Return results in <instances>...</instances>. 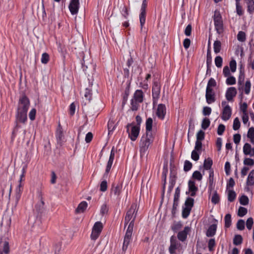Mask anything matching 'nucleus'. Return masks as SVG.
Segmentation results:
<instances>
[{
    "mask_svg": "<svg viewBox=\"0 0 254 254\" xmlns=\"http://www.w3.org/2000/svg\"><path fill=\"white\" fill-rule=\"evenodd\" d=\"M137 213V204L132 203L129 209L127 211L125 217V228L128 223L129 224L125 234L122 247V250L124 252L127 251L128 245L132 240V235Z\"/></svg>",
    "mask_w": 254,
    "mask_h": 254,
    "instance_id": "nucleus-1",
    "label": "nucleus"
},
{
    "mask_svg": "<svg viewBox=\"0 0 254 254\" xmlns=\"http://www.w3.org/2000/svg\"><path fill=\"white\" fill-rule=\"evenodd\" d=\"M154 136L152 133H146L143 135L140 141V152L141 154H145L149 147L152 144Z\"/></svg>",
    "mask_w": 254,
    "mask_h": 254,
    "instance_id": "nucleus-2",
    "label": "nucleus"
},
{
    "mask_svg": "<svg viewBox=\"0 0 254 254\" xmlns=\"http://www.w3.org/2000/svg\"><path fill=\"white\" fill-rule=\"evenodd\" d=\"M144 94L141 90H136L133 94L132 98L130 101V109L132 111L138 110L140 104L143 102Z\"/></svg>",
    "mask_w": 254,
    "mask_h": 254,
    "instance_id": "nucleus-3",
    "label": "nucleus"
},
{
    "mask_svg": "<svg viewBox=\"0 0 254 254\" xmlns=\"http://www.w3.org/2000/svg\"><path fill=\"white\" fill-rule=\"evenodd\" d=\"M161 86V85L160 79L158 78L154 79L152 88V95L153 105L157 104L158 100L160 98Z\"/></svg>",
    "mask_w": 254,
    "mask_h": 254,
    "instance_id": "nucleus-4",
    "label": "nucleus"
},
{
    "mask_svg": "<svg viewBox=\"0 0 254 254\" xmlns=\"http://www.w3.org/2000/svg\"><path fill=\"white\" fill-rule=\"evenodd\" d=\"M127 131L128 133L129 138L132 141H135L138 137L140 127L138 126H135L134 123L128 124L127 125Z\"/></svg>",
    "mask_w": 254,
    "mask_h": 254,
    "instance_id": "nucleus-5",
    "label": "nucleus"
},
{
    "mask_svg": "<svg viewBox=\"0 0 254 254\" xmlns=\"http://www.w3.org/2000/svg\"><path fill=\"white\" fill-rule=\"evenodd\" d=\"M147 7V2L146 0H143L141 7V12L139 14V21L140 23V32L141 33L146 35L147 34V30L144 27V25L146 20V8Z\"/></svg>",
    "mask_w": 254,
    "mask_h": 254,
    "instance_id": "nucleus-6",
    "label": "nucleus"
},
{
    "mask_svg": "<svg viewBox=\"0 0 254 254\" xmlns=\"http://www.w3.org/2000/svg\"><path fill=\"white\" fill-rule=\"evenodd\" d=\"M215 28L218 33L221 34L223 32V22L219 11L215 10L213 16Z\"/></svg>",
    "mask_w": 254,
    "mask_h": 254,
    "instance_id": "nucleus-7",
    "label": "nucleus"
},
{
    "mask_svg": "<svg viewBox=\"0 0 254 254\" xmlns=\"http://www.w3.org/2000/svg\"><path fill=\"white\" fill-rule=\"evenodd\" d=\"M30 106V101L25 95L21 96L18 103L17 110L27 112Z\"/></svg>",
    "mask_w": 254,
    "mask_h": 254,
    "instance_id": "nucleus-8",
    "label": "nucleus"
},
{
    "mask_svg": "<svg viewBox=\"0 0 254 254\" xmlns=\"http://www.w3.org/2000/svg\"><path fill=\"white\" fill-rule=\"evenodd\" d=\"M103 228V224L100 221L95 222L92 228L90 236L91 239L93 240H96L100 235Z\"/></svg>",
    "mask_w": 254,
    "mask_h": 254,
    "instance_id": "nucleus-9",
    "label": "nucleus"
},
{
    "mask_svg": "<svg viewBox=\"0 0 254 254\" xmlns=\"http://www.w3.org/2000/svg\"><path fill=\"white\" fill-rule=\"evenodd\" d=\"M181 246V244L178 241L176 237L172 236L170 238V245L169 252L170 254H176V251Z\"/></svg>",
    "mask_w": 254,
    "mask_h": 254,
    "instance_id": "nucleus-10",
    "label": "nucleus"
},
{
    "mask_svg": "<svg viewBox=\"0 0 254 254\" xmlns=\"http://www.w3.org/2000/svg\"><path fill=\"white\" fill-rule=\"evenodd\" d=\"M9 253V240L7 238L0 239V253L8 254Z\"/></svg>",
    "mask_w": 254,
    "mask_h": 254,
    "instance_id": "nucleus-11",
    "label": "nucleus"
},
{
    "mask_svg": "<svg viewBox=\"0 0 254 254\" xmlns=\"http://www.w3.org/2000/svg\"><path fill=\"white\" fill-rule=\"evenodd\" d=\"M27 112L17 110V113L16 115V125L15 127V128L19 127L17 124L18 122L25 124V122L27 121Z\"/></svg>",
    "mask_w": 254,
    "mask_h": 254,
    "instance_id": "nucleus-12",
    "label": "nucleus"
},
{
    "mask_svg": "<svg viewBox=\"0 0 254 254\" xmlns=\"http://www.w3.org/2000/svg\"><path fill=\"white\" fill-rule=\"evenodd\" d=\"M180 189L179 187H178L175 190V192L174 197L173 205L172 210V214L173 216H175L176 213L177 207L179 205V201L180 196Z\"/></svg>",
    "mask_w": 254,
    "mask_h": 254,
    "instance_id": "nucleus-13",
    "label": "nucleus"
},
{
    "mask_svg": "<svg viewBox=\"0 0 254 254\" xmlns=\"http://www.w3.org/2000/svg\"><path fill=\"white\" fill-rule=\"evenodd\" d=\"M123 185L122 183L118 182L117 183H113L111 189L110 194H113L118 198H120V195L122 192Z\"/></svg>",
    "mask_w": 254,
    "mask_h": 254,
    "instance_id": "nucleus-14",
    "label": "nucleus"
},
{
    "mask_svg": "<svg viewBox=\"0 0 254 254\" xmlns=\"http://www.w3.org/2000/svg\"><path fill=\"white\" fill-rule=\"evenodd\" d=\"M68 8L72 15L76 14L79 8V0H70Z\"/></svg>",
    "mask_w": 254,
    "mask_h": 254,
    "instance_id": "nucleus-15",
    "label": "nucleus"
},
{
    "mask_svg": "<svg viewBox=\"0 0 254 254\" xmlns=\"http://www.w3.org/2000/svg\"><path fill=\"white\" fill-rule=\"evenodd\" d=\"M166 113V108L165 105L163 104H159L156 112V115L157 117L161 120H163L165 118Z\"/></svg>",
    "mask_w": 254,
    "mask_h": 254,
    "instance_id": "nucleus-16",
    "label": "nucleus"
},
{
    "mask_svg": "<svg viewBox=\"0 0 254 254\" xmlns=\"http://www.w3.org/2000/svg\"><path fill=\"white\" fill-rule=\"evenodd\" d=\"M205 98L206 102L208 104L214 103L216 100L214 90L206 89Z\"/></svg>",
    "mask_w": 254,
    "mask_h": 254,
    "instance_id": "nucleus-17",
    "label": "nucleus"
},
{
    "mask_svg": "<svg viewBox=\"0 0 254 254\" xmlns=\"http://www.w3.org/2000/svg\"><path fill=\"white\" fill-rule=\"evenodd\" d=\"M231 114V107L228 105H226L223 109L221 118L224 121H227L230 118Z\"/></svg>",
    "mask_w": 254,
    "mask_h": 254,
    "instance_id": "nucleus-18",
    "label": "nucleus"
},
{
    "mask_svg": "<svg viewBox=\"0 0 254 254\" xmlns=\"http://www.w3.org/2000/svg\"><path fill=\"white\" fill-rule=\"evenodd\" d=\"M189 190L191 196H194L198 189L195 186V183L194 181L190 180L188 183Z\"/></svg>",
    "mask_w": 254,
    "mask_h": 254,
    "instance_id": "nucleus-19",
    "label": "nucleus"
},
{
    "mask_svg": "<svg viewBox=\"0 0 254 254\" xmlns=\"http://www.w3.org/2000/svg\"><path fill=\"white\" fill-rule=\"evenodd\" d=\"M190 230V227L188 226L185 227L183 231H180L178 233L177 236L178 239L182 242L185 241L187 239L188 233H189Z\"/></svg>",
    "mask_w": 254,
    "mask_h": 254,
    "instance_id": "nucleus-20",
    "label": "nucleus"
},
{
    "mask_svg": "<svg viewBox=\"0 0 254 254\" xmlns=\"http://www.w3.org/2000/svg\"><path fill=\"white\" fill-rule=\"evenodd\" d=\"M237 91L235 87H230L228 89L226 93V98L228 101L232 100L233 98L236 95Z\"/></svg>",
    "mask_w": 254,
    "mask_h": 254,
    "instance_id": "nucleus-21",
    "label": "nucleus"
},
{
    "mask_svg": "<svg viewBox=\"0 0 254 254\" xmlns=\"http://www.w3.org/2000/svg\"><path fill=\"white\" fill-rule=\"evenodd\" d=\"M177 175V169L175 166L170 167V182L172 187L175 184Z\"/></svg>",
    "mask_w": 254,
    "mask_h": 254,
    "instance_id": "nucleus-22",
    "label": "nucleus"
},
{
    "mask_svg": "<svg viewBox=\"0 0 254 254\" xmlns=\"http://www.w3.org/2000/svg\"><path fill=\"white\" fill-rule=\"evenodd\" d=\"M23 184L20 183L19 184L17 188L15 190V200H16V203L17 204L19 200L20 199L22 192L23 191Z\"/></svg>",
    "mask_w": 254,
    "mask_h": 254,
    "instance_id": "nucleus-23",
    "label": "nucleus"
},
{
    "mask_svg": "<svg viewBox=\"0 0 254 254\" xmlns=\"http://www.w3.org/2000/svg\"><path fill=\"white\" fill-rule=\"evenodd\" d=\"M214 187L215 184L214 183V173L213 171H210L209 172L208 186V190L210 191V194H211V192L212 191V190H214Z\"/></svg>",
    "mask_w": 254,
    "mask_h": 254,
    "instance_id": "nucleus-24",
    "label": "nucleus"
},
{
    "mask_svg": "<svg viewBox=\"0 0 254 254\" xmlns=\"http://www.w3.org/2000/svg\"><path fill=\"white\" fill-rule=\"evenodd\" d=\"M243 152L246 155L254 156V155H253V148L251 145L248 143H246L244 144L243 146Z\"/></svg>",
    "mask_w": 254,
    "mask_h": 254,
    "instance_id": "nucleus-25",
    "label": "nucleus"
},
{
    "mask_svg": "<svg viewBox=\"0 0 254 254\" xmlns=\"http://www.w3.org/2000/svg\"><path fill=\"white\" fill-rule=\"evenodd\" d=\"M217 229V225L216 224H212L211 225L206 232V236L207 237H213L216 233Z\"/></svg>",
    "mask_w": 254,
    "mask_h": 254,
    "instance_id": "nucleus-26",
    "label": "nucleus"
},
{
    "mask_svg": "<svg viewBox=\"0 0 254 254\" xmlns=\"http://www.w3.org/2000/svg\"><path fill=\"white\" fill-rule=\"evenodd\" d=\"M87 206L88 204L86 201H82L78 204L77 208L76 209V212L79 213L83 212L87 208Z\"/></svg>",
    "mask_w": 254,
    "mask_h": 254,
    "instance_id": "nucleus-27",
    "label": "nucleus"
},
{
    "mask_svg": "<svg viewBox=\"0 0 254 254\" xmlns=\"http://www.w3.org/2000/svg\"><path fill=\"white\" fill-rule=\"evenodd\" d=\"M152 124H153V120L151 118H148L145 123V126H146V133H152Z\"/></svg>",
    "mask_w": 254,
    "mask_h": 254,
    "instance_id": "nucleus-28",
    "label": "nucleus"
},
{
    "mask_svg": "<svg viewBox=\"0 0 254 254\" xmlns=\"http://www.w3.org/2000/svg\"><path fill=\"white\" fill-rule=\"evenodd\" d=\"M247 5L248 12L250 14L254 13V0H245Z\"/></svg>",
    "mask_w": 254,
    "mask_h": 254,
    "instance_id": "nucleus-29",
    "label": "nucleus"
},
{
    "mask_svg": "<svg viewBox=\"0 0 254 254\" xmlns=\"http://www.w3.org/2000/svg\"><path fill=\"white\" fill-rule=\"evenodd\" d=\"M247 185L248 186H253L254 185V170H252L249 174Z\"/></svg>",
    "mask_w": 254,
    "mask_h": 254,
    "instance_id": "nucleus-30",
    "label": "nucleus"
},
{
    "mask_svg": "<svg viewBox=\"0 0 254 254\" xmlns=\"http://www.w3.org/2000/svg\"><path fill=\"white\" fill-rule=\"evenodd\" d=\"M211 202L214 204H217L220 201V196L216 190H214L211 199Z\"/></svg>",
    "mask_w": 254,
    "mask_h": 254,
    "instance_id": "nucleus-31",
    "label": "nucleus"
},
{
    "mask_svg": "<svg viewBox=\"0 0 254 254\" xmlns=\"http://www.w3.org/2000/svg\"><path fill=\"white\" fill-rule=\"evenodd\" d=\"M194 205V199L191 197H188L185 202V207L191 209Z\"/></svg>",
    "mask_w": 254,
    "mask_h": 254,
    "instance_id": "nucleus-32",
    "label": "nucleus"
},
{
    "mask_svg": "<svg viewBox=\"0 0 254 254\" xmlns=\"http://www.w3.org/2000/svg\"><path fill=\"white\" fill-rule=\"evenodd\" d=\"M214 51L215 54L219 53L221 51V43L220 41L216 40L214 42Z\"/></svg>",
    "mask_w": 254,
    "mask_h": 254,
    "instance_id": "nucleus-33",
    "label": "nucleus"
},
{
    "mask_svg": "<svg viewBox=\"0 0 254 254\" xmlns=\"http://www.w3.org/2000/svg\"><path fill=\"white\" fill-rule=\"evenodd\" d=\"M213 164L212 160L208 158L204 160L203 167L205 170H209Z\"/></svg>",
    "mask_w": 254,
    "mask_h": 254,
    "instance_id": "nucleus-34",
    "label": "nucleus"
},
{
    "mask_svg": "<svg viewBox=\"0 0 254 254\" xmlns=\"http://www.w3.org/2000/svg\"><path fill=\"white\" fill-rule=\"evenodd\" d=\"M216 86V82L215 80L213 78H210L207 83L206 89H213V87H214Z\"/></svg>",
    "mask_w": 254,
    "mask_h": 254,
    "instance_id": "nucleus-35",
    "label": "nucleus"
},
{
    "mask_svg": "<svg viewBox=\"0 0 254 254\" xmlns=\"http://www.w3.org/2000/svg\"><path fill=\"white\" fill-rule=\"evenodd\" d=\"M236 194L233 190H229L228 193V199L230 202H233L236 198Z\"/></svg>",
    "mask_w": 254,
    "mask_h": 254,
    "instance_id": "nucleus-36",
    "label": "nucleus"
},
{
    "mask_svg": "<svg viewBox=\"0 0 254 254\" xmlns=\"http://www.w3.org/2000/svg\"><path fill=\"white\" fill-rule=\"evenodd\" d=\"M225 227L229 228L231 225V215L230 214H227L224 218Z\"/></svg>",
    "mask_w": 254,
    "mask_h": 254,
    "instance_id": "nucleus-37",
    "label": "nucleus"
},
{
    "mask_svg": "<svg viewBox=\"0 0 254 254\" xmlns=\"http://www.w3.org/2000/svg\"><path fill=\"white\" fill-rule=\"evenodd\" d=\"M210 124V121L209 119L205 118L203 119L201 124V128L204 130L207 129Z\"/></svg>",
    "mask_w": 254,
    "mask_h": 254,
    "instance_id": "nucleus-38",
    "label": "nucleus"
},
{
    "mask_svg": "<svg viewBox=\"0 0 254 254\" xmlns=\"http://www.w3.org/2000/svg\"><path fill=\"white\" fill-rule=\"evenodd\" d=\"M182 227V224L181 222H174L171 226V229L174 232H177L180 230Z\"/></svg>",
    "mask_w": 254,
    "mask_h": 254,
    "instance_id": "nucleus-39",
    "label": "nucleus"
},
{
    "mask_svg": "<svg viewBox=\"0 0 254 254\" xmlns=\"http://www.w3.org/2000/svg\"><path fill=\"white\" fill-rule=\"evenodd\" d=\"M243 241V238L240 235H235L234 237V238L233 239V244L236 245L238 246L242 244Z\"/></svg>",
    "mask_w": 254,
    "mask_h": 254,
    "instance_id": "nucleus-40",
    "label": "nucleus"
},
{
    "mask_svg": "<svg viewBox=\"0 0 254 254\" xmlns=\"http://www.w3.org/2000/svg\"><path fill=\"white\" fill-rule=\"evenodd\" d=\"M192 178L193 179L200 181L202 179V176L199 171H195L193 173Z\"/></svg>",
    "mask_w": 254,
    "mask_h": 254,
    "instance_id": "nucleus-41",
    "label": "nucleus"
},
{
    "mask_svg": "<svg viewBox=\"0 0 254 254\" xmlns=\"http://www.w3.org/2000/svg\"><path fill=\"white\" fill-rule=\"evenodd\" d=\"M50 60V56L47 53H44L42 55L41 62L43 64H47Z\"/></svg>",
    "mask_w": 254,
    "mask_h": 254,
    "instance_id": "nucleus-42",
    "label": "nucleus"
},
{
    "mask_svg": "<svg viewBox=\"0 0 254 254\" xmlns=\"http://www.w3.org/2000/svg\"><path fill=\"white\" fill-rule=\"evenodd\" d=\"M247 136L250 139V142L254 141V127H252L249 128Z\"/></svg>",
    "mask_w": 254,
    "mask_h": 254,
    "instance_id": "nucleus-43",
    "label": "nucleus"
},
{
    "mask_svg": "<svg viewBox=\"0 0 254 254\" xmlns=\"http://www.w3.org/2000/svg\"><path fill=\"white\" fill-rule=\"evenodd\" d=\"M247 209L245 207L240 206L238 209V215L240 217H243L247 213Z\"/></svg>",
    "mask_w": 254,
    "mask_h": 254,
    "instance_id": "nucleus-44",
    "label": "nucleus"
},
{
    "mask_svg": "<svg viewBox=\"0 0 254 254\" xmlns=\"http://www.w3.org/2000/svg\"><path fill=\"white\" fill-rule=\"evenodd\" d=\"M84 96L86 100L90 101L92 97V92L91 89L86 88L84 92Z\"/></svg>",
    "mask_w": 254,
    "mask_h": 254,
    "instance_id": "nucleus-45",
    "label": "nucleus"
},
{
    "mask_svg": "<svg viewBox=\"0 0 254 254\" xmlns=\"http://www.w3.org/2000/svg\"><path fill=\"white\" fill-rule=\"evenodd\" d=\"M191 209L190 208L183 207L182 210V217L184 218H187L190 214Z\"/></svg>",
    "mask_w": 254,
    "mask_h": 254,
    "instance_id": "nucleus-46",
    "label": "nucleus"
},
{
    "mask_svg": "<svg viewBox=\"0 0 254 254\" xmlns=\"http://www.w3.org/2000/svg\"><path fill=\"white\" fill-rule=\"evenodd\" d=\"M240 122L238 117L236 118L233 122V128L235 130H238L240 127Z\"/></svg>",
    "mask_w": 254,
    "mask_h": 254,
    "instance_id": "nucleus-47",
    "label": "nucleus"
},
{
    "mask_svg": "<svg viewBox=\"0 0 254 254\" xmlns=\"http://www.w3.org/2000/svg\"><path fill=\"white\" fill-rule=\"evenodd\" d=\"M63 132L61 128H59L57 129L56 132V137L58 141H63Z\"/></svg>",
    "mask_w": 254,
    "mask_h": 254,
    "instance_id": "nucleus-48",
    "label": "nucleus"
},
{
    "mask_svg": "<svg viewBox=\"0 0 254 254\" xmlns=\"http://www.w3.org/2000/svg\"><path fill=\"white\" fill-rule=\"evenodd\" d=\"M223 59L220 56H217L215 58V64L217 67H221L222 65Z\"/></svg>",
    "mask_w": 254,
    "mask_h": 254,
    "instance_id": "nucleus-49",
    "label": "nucleus"
},
{
    "mask_svg": "<svg viewBox=\"0 0 254 254\" xmlns=\"http://www.w3.org/2000/svg\"><path fill=\"white\" fill-rule=\"evenodd\" d=\"M116 127V125L113 120H109L108 123V128L109 133L114 130Z\"/></svg>",
    "mask_w": 254,
    "mask_h": 254,
    "instance_id": "nucleus-50",
    "label": "nucleus"
},
{
    "mask_svg": "<svg viewBox=\"0 0 254 254\" xmlns=\"http://www.w3.org/2000/svg\"><path fill=\"white\" fill-rule=\"evenodd\" d=\"M192 164L190 162L186 160L184 163V170L185 172L190 171L192 168Z\"/></svg>",
    "mask_w": 254,
    "mask_h": 254,
    "instance_id": "nucleus-51",
    "label": "nucleus"
},
{
    "mask_svg": "<svg viewBox=\"0 0 254 254\" xmlns=\"http://www.w3.org/2000/svg\"><path fill=\"white\" fill-rule=\"evenodd\" d=\"M237 39L240 42H244L246 40V34L244 32L240 31L237 35Z\"/></svg>",
    "mask_w": 254,
    "mask_h": 254,
    "instance_id": "nucleus-52",
    "label": "nucleus"
},
{
    "mask_svg": "<svg viewBox=\"0 0 254 254\" xmlns=\"http://www.w3.org/2000/svg\"><path fill=\"white\" fill-rule=\"evenodd\" d=\"M240 203L243 205H246L249 203V198L245 195H242L240 198Z\"/></svg>",
    "mask_w": 254,
    "mask_h": 254,
    "instance_id": "nucleus-53",
    "label": "nucleus"
},
{
    "mask_svg": "<svg viewBox=\"0 0 254 254\" xmlns=\"http://www.w3.org/2000/svg\"><path fill=\"white\" fill-rule=\"evenodd\" d=\"M251 84L250 81L247 80L246 82V83L245 85V87H244V91H245V94H249L250 93V90H251Z\"/></svg>",
    "mask_w": 254,
    "mask_h": 254,
    "instance_id": "nucleus-54",
    "label": "nucleus"
},
{
    "mask_svg": "<svg viewBox=\"0 0 254 254\" xmlns=\"http://www.w3.org/2000/svg\"><path fill=\"white\" fill-rule=\"evenodd\" d=\"M205 133L202 130H200L196 134V140L202 141L204 139Z\"/></svg>",
    "mask_w": 254,
    "mask_h": 254,
    "instance_id": "nucleus-55",
    "label": "nucleus"
},
{
    "mask_svg": "<svg viewBox=\"0 0 254 254\" xmlns=\"http://www.w3.org/2000/svg\"><path fill=\"white\" fill-rule=\"evenodd\" d=\"M237 228L239 230H243L245 228V221L243 220H239L237 223Z\"/></svg>",
    "mask_w": 254,
    "mask_h": 254,
    "instance_id": "nucleus-56",
    "label": "nucleus"
},
{
    "mask_svg": "<svg viewBox=\"0 0 254 254\" xmlns=\"http://www.w3.org/2000/svg\"><path fill=\"white\" fill-rule=\"evenodd\" d=\"M226 83L227 85H234L236 83V79L233 76H229L226 80Z\"/></svg>",
    "mask_w": 254,
    "mask_h": 254,
    "instance_id": "nucleus-57",
    "label": "nucleus"
},
{
    "mask_svg": "<svg viewBox=\"0 0 254 254\" xmlns=\"http://www.w3.org/2000/svg\"><path fill=\"white\" fill-rule=\"evenodd\" d=\"M230 67L232 72H234L236 70L237 64L235 60H232L229 63Z\"/></svg>",
    "mask_w": 254,
    "mask_h": 254,
    "instance_id": "nucleus-58",
    "label": "nucleus"
},
{
    "mask_svg": "<svg viewBox=\"0 0 254 254\" xmlns=\"http://www.w3.org/2000/svg\"><path fill=\"white\" fill-rule=\"evenodd\" d=\"M108 207L106 204H103L101 207L100 213L102 215L107 214Z\"/></svg>",
    "mask_w": 254,
    "mask_h": 254,
    "instance_id": "nucleus-59",
    "label": "nucleus"
},
{
    "mask_svg": "<svg viewBox=\"0 0 254 254\" xmlns=\"http://www.w3.org/2000/svg\"><path fill=\"white\" fill-rule=\"evenodd\" d=\"M122 14L125 19H127L129 13L128 8L126 5H124L122 9Z\"/></svg>",
    "mask_w": 254,
    "mask_h": 254,
    "instance_id": "nucleus-60",
    "label": "nucleus"
},
{
    "mask_svg": "<svg viewBox=\"0 0 254 254\" xmlns=\"http://www.w3.org/2000/svg\"><path fill=\"white\" fill-rule=\"evenodd\" d=\"M254 224L253 219L252 217L249 218L246 222V226L249 230H251Z\"/></svg>",
    "mask_w": 254,
    "mask_h": 254,
    "instance_id": "nucleus-61",
    "label": "nucleus"
},
{
    "mask_svg": "<svg viewBox=\"0 0 254 254\" xmlns=\"http://www.w3.org/2000/svg\"><path fill=\"white\" fill-rule=\"evenodd\" d=\"M225 129V127L224 125L220 124L218 126L217 128V133L219 135H221L223 134L224 131Z\"/></svg>",
    "mask_w": 254,
    "mask_h": 254,
    "instance_id": "nucleus-62",
    "label": "nucleus"
},
{
    "mask_svg": "<svg viewBox=\"0 0 254 254\" xmlns=\"http://www.w3.org/2000/svg\"><path fill=\"white\" fill-rule=\"evenodd\" d=\"M107 189V182L106 181H103L100 186V190L101 191H105Z\"/></svg>",
    "mask_w": 254,
    "mask_h": 254,
    "instance_id": "nucleus-63",
    "label": "nucleus"
},
{
    "mask_svg": "<svg viewBox=\"0 0 254 254\" xmlns=\"http://www.w3.org/2000/svg\"><path fill=\"white\" fill-rule=\"evenodd\" d=\"M244 164L245 165L253 166L254 165V160L253 159L247 158L244 160Z\"/></svg>",
    "mask_w": 254,
    "mask_h": 254,
    "instance_id": "nucleus-64",
    "label": "nucleus"
}]
</instances>
